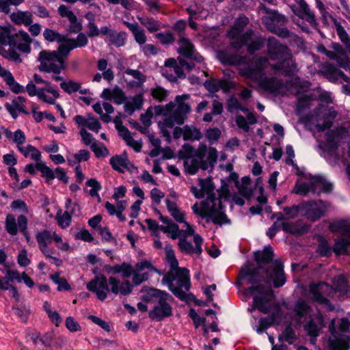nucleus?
I'll list each match as a JSON object with an SVG mask.
<instances>
[{"mask_svg":"<svg viewBox=\"0 0 350 350\" xmlns=\"http://www.w3.org/2000/svg\"><path fill=\"white\" fill-rule=\"evenodd\" d=\"M199 185L200 189L191 186L190 191L198 199L206 198L200 204H194L191 207L193 212L202 218H206L207 221H211L217 225L229 223L224 211L223 198L218 191L215 192L212 180L210 178L199 179Z\"/></svg>","mask_w":350,"mask_h":350,"instance_id":"1","label":"nucleus"},{"mask_svg":"<svg viewBox=\"0 0 350 350\" xmlns=\"http://www.w3.org/2000/svg\"><path fill=\"white\" fill-rule=\"evenodd\" d=\"M269 62L266 58L260 57L255 62L254 66H248L241 70L243 76L258 81L259 87L263 91L273 94H284L287 91L297 95L305 92L310 88V83L301 81L299 78H295L293 83V85L290 87L289 84H284L275 77H263L262 70L267 68Z\"/></svg>","mask_w":350,"mask_h":350,"instance_id":"2","label":"nucleus"},{"mask_svg":"<svg viewBox=\"0 0 350 350\" xmlns=\"http://www.w3.org/2000/svg\"><path fill=\"white\" fill-rule=\"evenodd\" d=\"M189 98L190 96L186 94L178 95L173 102L154 107L155 113L164 117L163 121L159 122V126L163 136L167 139L170 137L168 129L174 128L176 124H183L190 113Z\"/></svg>","mask_w":350,"mask_h":350,"instance_id":"3","label":"nucleus"},{"mask_svg":"<svg viewBox=\"0 0 350 350\" xmlns=\"http://www.w3.org/2000/svg\"><path fill=\"white\" fill-rule=\"evenodd\" d=\"M243 277L252 284L245 290L246 294L253 297V305L248 310L252 312L257 309L264 314H268L271 310V302L274 297L271 286L260 278L258 269H250Z\"/></svg>","mask_w":350,"mask_h":350,"instance_id":"4","label":"nucleus"},{"mask_svg":"<svg viewBox=\"0 0 350 350\" xmlns=\"http://www.w3.org/2000/svg\"><path fill=\"white\" fill-rule=\"evenodd\" d=\"M337 35L345 49L338 42H332L327 47L323 45L317 46L319 53L334 61L336 64L350 72V37L344 27L337 21L334 23Z\"/></svg>","mask_w":350,"mask_h":350,"instance_id":"5","label":"nucleus"},{"mask_svg":"<svg viewBox=\"0 0 350 350\" xmlns=\"http://www.w3.org/2000/svg\"><path fill=\"white\" fill-rule=\"evenodd\" d=\"M267 49L269 58L277 61L275 64H270L273 70L286 75H293L297 71V66L289 49L280 44L275 38H269Z\"/></svg>","mask_w":350,"mask_h":350,"instance_id":"6","label":"nucleus"},{"mask_svg":"<svg viewBox=\"0 0 350 350\" xmlns=\"http://www.w3.org/2000/svg\"><path fill=\"white\" fill-rule=\"evenodd\" d=\"M170 271L162 279V283L167 285L173 294L180 299L186 297L185 291L190 288L189 271L186 268L178 267L176 258L167 260Z\"/></svg>","mask_w":350,"mask_h":350,"instance_id":"7","label":"nucleus"},{"mask_svg":"<svg viewBox=\"0 0 350 350\" xmlns=\"http://www.w3.org/2000/svg\"><path fill=\"white\" fill-rule=\"evenodd\" d=\"M333 284L334 288L325 282H312L309 286L307 295L314 301L324 305L327 309L331 310L333 309V307L329 304L326 296L332 295L336 291L342 293H347L350 290L347 279L342 275L336 276L333 280Z\"/></svg>","mask_w":350,"mask_h":350,"instance_id":"8","label":"nucleus"},{"mask_svg":"<svg viewBox=\"0 0 350 350\" xmlns=\"http://www.w3.org/2000/svg\"><path fill=\"white\" fill-rule=\"evenodd\" d=\"M142 300L146 303L154 304L153 309L149 312L152 320L161 321L172 314L170 302L172 297L165 291L157 288L144 290Z\"/></svg>","mask_w":350,"mask_h":350,"instance_id":"9","label":"nucleus"},{"mask_svg":"<svg viewBox=\"0 0 350 350\" xmlns=\"http://www.w3.org/2000/svg\"><path fill=\"white\" fill-rule=\"evenodd\" d=\"M295 319L299 324H304L305 329L311 336L319 335L320 328L324 325L323 317L318 311L312 313L311 308L304 300H299L295 305Z\"/></svg>","mask_w":350,"mask_h":350,"instance_id":"10","label":"nucleus"},{"mask_svg":"<svg viewBox=\"0 0 350 350\" xmlns=\"http://www.w3.org/2000/svg\"><path fill=\"white\" fill-rule=\"evenodd\" d=\"M248 18L245 16H240L235 21L234 26L228 32V36L231 38V44L235 48H241L245 44L248 45V51L253 53L260 49L262 44L260 38L249 41L251 39L252 31H249L243 33V28L247 25Z\"/></svg>","mask_w":350,"mask_h":350,"instance_id":"11","label":"nucleus"},{"mask_svg":"<svg viewBox=\"0 0 350 350\" xmlns=\"http://www.w3.org/2000/svg\"><path fill=\"white\" fill-rule=\"evenodd\" d=\"M150 272H155L159 275L162 274L160 270L153 266L150 260H142L137 262L134 268L128 263H122V276L124 278H128L133 275V283L135 285H139L147 280Z\"/></svg>","mask_w":350,"mask_h":350,"instance_id":"12","label":"nucleus"},{"mask_svg":"<svg viewBox=\"0 0 350 350\" xmlns=\"http://www.w3.org/2000/svg\"><path fill=\"white\" fill-rule=\"evenodd\" d=\"M178 246L181 252L188 254L200 255L202 252L203 239L200 235L196 233L194 228L189 224H186V229L181 230L178 238Z\"/></svg>","mask_w":350,"mask_h":350,"instance_id":"13","label":"nucleus"},{"mask_svg":"<svg viewBox=\"0 0 350 350\" xmlns=\"http://www.w3.org/2000/svg\"><path fill=\"white\" fill-rule=\"evenodd\" d=\"M25 90L30 96H36L39 100L50 105H55L56 100L60 97L59 91L51 83H46L45 86H36L31 81Z\"/></svg>","mask_w":350,"mask_h":350,"instance_id":"14","label":"nucleus"},{"mask_svg":"<svg viewBox=\"0 0 350 350\" xmlns=\"http://www.w3.org/2000/svg\"><path fill=\"white\" fill-rule=\"evenodd\" d=\"M38 60L41 71L59 74L64 69V59L57 51H42L39 53Z\"/></svg>","mask_w":350,"mask_h":350,"instance_id":"15","label":"nucleus"},{"mask_svg":"<svg viewBox=\"0 0 350 350\" xmlns=\"http://www.w3.org/2000/svg\"><path fill=\"white\" fill-rule=\"evenodd\" d=\"M330 228L334 232H339L342 237L337 239L334 247L336 254H347L350 247V224L346 221H338L332 224Z\"/></svg>","mask_w":350,"mask_h":350,"instance_id":"16","label":"nucleus"},{"mask_svg":"<svg viewBox=\"0 0 350 350\" xmlns=\"http://www.w3.org/2000/svg\"><path fill=\"white\" fill-rule=\"evenodd\" d=\"M286 22V17L275 12L262 18V23L269 31L282 38H288L291 34L287 29L281 27Z\"/></svg>","mask_w":350,"mask_h":350,"instance_id":"17","label":"nucleus"},{"mask_svg":"<svg viewBox=\"0 0 350 350\" xmlns=\"http://www.w3.org/2000/svg\"><path fill=\"white\" fill-rule=\"evenodd\" d=\"M301 215H304L312 221L319 219L327 211L326 204L321 200L301 202Z\"/></svg>","mask_w":350,"mask_h":350,"instance_id":"18","label":"nucleus"},{"mask_svg":"<svg viewBox=\"0 0 350 350\" xmlns=\"http://www.w3.org/2000/svg\"><path fill=\"white\" fill-rule=\"evenodd\" d=\"M109 280H107L104 275H99L89 282L86 288L94 293L99 300L104 301L109 291Z\"/></svg>","mask_w":350,"mask_h":350,"instance_id":"19","label":"nucleus"},{"mask_svg":"<svg viewBox=\"0 0 350 350\" xmlns=\"http://www.w3.org/2000/svg\"><path fill=\"white\" fill-rule=\"evenodd\" d=\"M58 48L59 55L63 58V56H67L70 51L75 48L83 47L88 43V38L84 33H79L76 39H66L60 42Z\"/></svg>","mask_w":350,"mask_h":350,"instance_id":"20","label":"nucleus"},{"mask_svg":"<svg viewBox=\"0 0 350 350\" xmlns=\"http://www.w3.org/2000/svg\"><path fill=\"white\" fill-rule=\"evenodd\" d=\"M291 8L293 13L299 18L306 21L312 26L316 25L315 15L304 0L297 1Z\"/></svg>","mask_w":350,"mask_h":350,"instance_id":"21","label":"nucleus"},{"mask_svg":"<svg viewBox=\"0 0 350 350\" xmlns=\"http://www.w3.org/2000/svg\"><path fill=\"white\" fill-rule=\"evenodd\" d=\"M316 116V127L319 131H323L331 127L332 120L335 118L336 113L322 106L318 109Z\"/></svg>","mask_w":350,"mask_h":350,"instance_id":"22","label":"nucleus"},{"mask_svg":"<svg viewBox=\"0 0 350 350\" xmlns=\"http://www.w3.org/2000/svg\"><path fill=\"white\" fill-rule=\"evenodd\" d=\"M161 72L170 81H175L178 78L185 77L182 68L178 65L176 60L174 58L167 59L165 62Z\"/></svg>","mask_w":350,"mask_h":350,"instance_id":"23","label":"nucleus"},{"mask_svg":"<svg viewBox=\"0 0 350 350\" xmlns=\"http://www.w3.org/2000/svg\"><path fill=\"white\" fill-rule=\"evenodd\" d=\"M161 72L170 81H175L178 78L185 77L182 68L178 65L176 60L174 58L167 59L165 62Z\"/></svg>","mask_w":350,"mask_h":350,"instance_id":"24","label":"nucleus"},{"mask_svg":"<svg viewBox=\"0 0 350 350\" xmlns=\"http://www.w3.org/2000/svg\"><path fill=\"white\" fill-rule=\"evenodd\" d=\"M267 275L275 288L283 286L286 282L283 267L278 260L274 262L271 268L267 270Z\"/></svg>","mask_w":350,"mask_h":350,"instance_id":"25","label":"nucleus"},{"mask_svg":"<svg viewBox=\"0 0 350 350\" xmlns=\"http://www.w3.org/2000/svg\"><path fill=\"white\" fill-rule=\"evenodd\" d=\"M197 150L198 155L201 157L202 160L205 157L207 159V161H203V163H201V169L206 170L209 167L212 168L218 157L217 150L215 148H207L206 146H200Z\"/></svg>","mask_w":350,"mask_h":350,"instance_id":"26","label":"nucleus"},{"mask_svg":"<svg viewBox=\"0 0 350 350\" xmlns=\"http://www.w3.org/2000/svg\"><path fill=\"white\" fill-rule=\"evenodd\" d=\"M109 163L114 170L122 173L126 170L133 172L137 170L129 161L126 154L112 157L109 160Z\"/></svg>","mask_w":350,"mask_h":350,"instance_id":"27","label":"nucleus"},{"mask_svg":"<svg viewBox=\"0 0 350 350\" xmlns=\"http://www.w3.org/2000/svg\"><path fill=\"white\" fill-rule=\"evenodd\" d=\"M321 73L327 78L329 81L336 83L345 81L349 82V77H347L343 72L337 69L330 64H326L324 65L321 70Z\"/></svg>","mask_w":350,"mask_h":350,"instance_id":"28","label":"nucleus"},{"mask_svg":"<svg viewBox=\"0 0 350 350\" xmlns=\"http://www.w3.org/2000/svg\"><path fill=\"white\" fill-rule=\"evenodd\" d=\"M31 42L29 35L25 31H19L13 36L12 44L24 53H30Z\"/></svg>","mask_w":350,"mask_h":350,"instance_id":"29","label":"nucleus"},{"mask_svg":"<svg viewBox=\"0 0 350 350\" xmlns=\"http://www.w3.org/2000/svg\"><path fill=\"white\" fill-rule=\"evenodd\" d=\"M109 284L111 291L116 295H127L130 294L133 289V286L129 280L120 282L115 277H109Z\"/></svg>","mask_w":350,"mask_h":350,"instance_id":"30","label":"nucleus"},{"mask_svg":"<svg viewBox=\"0 0 350 350\" xmlns=\"http://www.w3.org/2000/svg\"><path fill=\"white\" fill-rule=\"evenodd\" d=\"M100 97L105 100L113 101L116 105H121L126 100L124 92L118 86L104 89Z\"/></svg>","mask_w":350,"mask_h":350,"instance_id":"31","label":"nucleus"},{"mask_svg":"<svg viewBox=\"0 0 350 350\" xmlns=\"http://www.w3.org/2000/svg\"><path fill=\"white\" fill-rule=\"evenodd\" d=\"M310 184L311 185V192L313 193L329 192L333 188L332 184L321 176L310 178Z\"/></svg>","mask_w":350,"mask_h":350,"instance_id":"32","label":"nucleus"},{"mask_svg":"<svg viewBox=\"0 0 350 350\" xmlns=\"http://www.w3.org/2000/svg\"><path fill=\"white\" fill-rule=\"evenodd\" d=\"M203 160L201 157L198 155V150L195 151L193 154L191 153L185 157L184 160V167L185 172L189 174H195L199 168H201V163Z\"/></svg>","mask_w":350,"mask_h":350,"instance_id":"33","label":"nucleus"},{"mask_svg":"<svg viewBox=\"0 0 350 350\" xmlns=\"http://www.w3.org/2000/svg\"><path fill=\"white\" fill-rule=\"evenodd\" d=\"M160 219L165 224L161 226L160 229L165 234L172 239H176L180 237L182 230L179 229L178 226L172 221L171 219L167 217L161 216Z\"/></svg>","mask_w":350,"mask_h":350,"instance_id":"34","label":"nucleus"},{"mask_svg":"<svg viewBox=\"0 0 350 350\" xmlns=\"http://www.w3.org/2000/svg\"><path fill=\"white\" fill-rule=\"evenodd\" d=\"M10 18L13 23L26 27L33 23V14L29 11L16 10L11 13Z\"/></svg>","mask_w":350,"mask_h":350,"instance_id":"35","label":"nucleus"},{"mask_svg":"<svg viewBox=\"0 0 350 350\" xmlns=\"http://www.w3.org/2000/svg\"><path fill=\"white\" fill-rule=\"evenodd\" d=\"M332 338L329 340V344L333 350H348L349 348V338L345 334L337 336L336 333L332 331Z\"/></svg>","mask_w":350,"mask_h":350,"instance_id":"36","label":"nucleus"},{"mask_svg":"<svg viewBox=\"0 0 350 350\" xmlns=\"http://www.w3.org/2000/svg\"><path fill=\"white\" fill-rule=\"evenodd\" d=\"M167 211L170 215L178 223H183L186 226L188 224L185 221V213L181 211L177 206L175 202L166 198L165 200Z\"/></svg>","mask_w":350,"mask_h":350,"instance_id":"37","label":"nucleus"},{"mask_svg":"<svg viewBox=\"0 0 350 350\" xmlns=\"http://www.w3.org/2000/svg\"><path fill=\"white\" fill-rule=\"evenodd\" d=\"M26 99L23 96H18L12 100V103H5V107L13 118H16L18 112L26 113L24 103Z\"/></svg>","mask_w":350,"mask_h":350,"instance_id":"38","label":"nucleus"},{"mask_svg":"<svg viewBox=\"0 0 350 350\" xmlns=\"http://www.w3.org/2000/svg\"><path fill=\"white\" fill-rule=\"evenodd\" d=\"M204 85L208 91L212 93L216 92L219 90H222L224 92H226L231 88L230 83L223 79L207 80L204 82Z\"/></svg>","mask_w":350,"mask_h":350,"instance_id":"39","label":"nucleus"},{"mask_svg":"<svg viewBox=\"0 0 350 350\" xmlns=\"http://www.w3.org/2000/svg\"><path fill=\"white\" fill-rule=\"evenodd\" d=\"M338 146V135L335 133H327L325 148L326 150L328 152V153L335 159L338 158L339 156L337 152Z\"/></svg>","mask_w":350,"mask_h":350,"instance_id":"40","label":"nucleus"},{"mask_svg":"<svg viewBox=\"0 0 350 350\" xmlns=\"http://www.w3.org/2000/svg\"><path fill=\"white\" fill-rule=\"evenodd\" d=\"M125 24L129 29L132 32L135 40L140 45L144 44L147 40L144 30L142 29L137 23L125 22Z\"/></svg>","mask_w":350,"mask_h":350,"instance_id":"41","label":"nucleus"},{"mask_svg":"<svg viewBox=\"0 0 350 350\" xmlns=\"http://www.w3.org/2000/svg\"><path fill=\"white\" fill-rule=\"evenodd\" d=\"M60 87L64 92L69 94L78 91L82 94H86L88 93V90L81 89V84L80 83L72 80L64 81L61 82Z\"/></svg>","mask_w":350,"mask_h":350,"instance_id":"42","label":"nucleus"},{"mask_svg":"<svg viewBox=\"0 0 350 350\" xmlns=\"http://www.w3.org/2000/svg\"><path fill=\"white\" fill-rule=\"evenodd\" d=\"M144 103L142 94H137L133 97L129 98L124 104V109L129 113L133 112L136 109H139Z\"/></svg>","mask_w":350,"mask_h":350,"instance_id":"43","label":"nucleus"},{"mask_svg":"<svg viewBox=\"0 0 350 350\" xmlns=\"http://www.w3.org/2000/svg\"><path fill=\"white\" fill-rule=\"evenodd\" d=\"M13 35L10 29L0 26V51L12 44Z\"/></svg>","mask_w":350,"mask_h":350,"instance_id":"44","label":"nucleus"},{"mask_svg":"<svg viewBox=\"0 0 350 350\" xmlns=\"http://www.w3.org/2000/svg\"><path fill=\"white\" fill-rule=\"evenodd\" d=\"M255 260L260 264H267L273 258L271 247H267L262 251H258L254 254Z\"/></svg>","mask_w":350,"mask_h":350,"instance_id":"45","label":"nucleus"},{"mask_svg":"<svg viewBox=\"0 0 350 350\" xmlns=\"http://www.w3.org/2000/svg\"><path fill=\"white\" fill-rule=\"evenodd\" d=\"M194 46L187 38H182L179 40V52L184 56L188 57L193 55Z\"/></svg>","mask_w":350,"mask_h":350,"instance_id":"46","label":"nucleus"},{"mask_svg":"<svg viewBox=\"0 0 350 350\" xmlns=\"http://www.w3.org/2000/svg\"><path fill=\"white\" fill-rule=\"evenodd\" d=\"M56 234L55 232H51L47 230H44L38 232L36 234V239L38 245L49 244L54 241V235Z\"/></svg>","mask_w":350,"mask_h":350,"instance_id":"47","label":"nucleus"},{"mask_svg":"<svg viewBox=\"0 0 350 350\" xmlns=\"http://www.w3.org/2000/svg\"><path fill=\"white\" fill-rule=\"evenodd\" d=\"M19 151L25 157H30L35 161L40 160L41 154L40 152L34 146L31 145H27L26 147H19Z\"/></svg>","mask_w":350,"mask_h":350,"instance_id":"48","label":"nucleus"},{"mask_svg":"<svg viewBox=\"0 0 350 350\" xmlns=\"http://www.w3.org/2000/svg\"><path fill=\"white\" fill-rule=\"evenodd\" d=\"M202 137L200 131L193 126H185V140H199Z\"/></svg>","mask_w":350,"mask_h":350,"instance_id":"49","label":"nucleus"},{"mask_svg":"<svg viewBox=\"0 0 350 350\" xmlns=\"http://www.w3.org/2000/svg\"><path fill=\"white\" fill-rule=\"evenodd\" d=\"M43 37L44 38L49 42H60L64 40V36L59 33L57 31L49 29L46 28L43 31Z\"/></svg>","mask_w":350,"mask_h":350,"instance_id":"50","label":"nucleus"},{"mask_svg":"<svg viewBox=\"0 0 350 350\" xmlns=\"http://www.w3.org/2000/svg\"><path fill=\"white\" fill-rule=\"evenodd\" d=\"M140 23L146 27L150 32L159 30L160 25L158 21L148 17H138Z\"/></svg>","mask_w":350,"mask_h":350,"instance_id":"51","label":"nucleus"},{"mask_svg":"<svg viewBox=\"0 0 350 350\" xmlns=\"http://www.w3.org/2000/svg\"><path fill=\"white\" fill-rule=\"evenodd\" d=\"M58 225L62 228H68L71 223V217L66 211H59L55 216Z\"/></svg>","mask_w":350,"mask_h":350,"instance_id":"52","label":"nucleus"},{"mask_svg":"<svg viewBox=\"0 0 350 350\" xmlns=\"http://www.w3.org/2000/svg\"><path fill=\"white\" fill-rule=\"evenodd\" d=\"M86 185L91 187L90 190L89 191V194L92 197L96 198L98 199V201H100V197L98 195V192L100 191L102 188L100 184L96 180V179H90L86 181Z\"/></svg>","mask_w":350,"mask_h":350,"instance_id":"53","label":"nucleus"},{"mask_svg":"<svg viewBox=\"0 0 350 350\" xmlns=\"http://www.w3.org/2000/svg\"><path fill=\"white\" fill-rule=\"evenodd\" d=\"M51 278L53 282L57 285V290L59 291H68L70 289V286L67 282L66 280L64 278L61 277L59 274H53L51 276Z\"/></svg>","mask_w":350,"mask_h":350,"instance_id":"54","label":"nucleus"},{"mask_svg":"<svg viewBox=\"0 0 350 350\" xmlns=\"http://www.w3.org/2000/svg\"><path fill=\"white\" fill-rule=\"evenodd\" d=\"M5 228L8 233L15 235L18 232L17 221L13 215L9 214L5 219Z\"/></svg>","mask_w":350,"mask_h":350,"instance_id":"55","label":"nucleus"},{"mask_svg":"<svg viewBox=\"0 0 350 350\" xmlns=\"http://www.w3.org/2000/svg\"><path fill=\"white\" fill-rule=\"evenodd\" d=\"M108 40L112 44L115 45L116 46H122L125 44L126 33L123 32L115 33L113 31V33L109 35Z\"/></svg>","mask_w":350,"mask_h":350,"instance_id":"56","label":"nucleus"},{"mask_svg":"<svg viewBox=\"0 0 350 350\" xmlns=\"http://www.w3.org/2000/svg\"><path fill=\"white\" fill-rule=\"evenodd\" d=\"M0 55H1L3 57L14 61L15 62H21L22 61L20 55L18 52L14 49L11 48L10 46L7 50L5 49H2L0 51Z\"/></svg>","mask_w":350,"mask_h":350,"instance_id":"57","label":"nucleus"},{"mask_svg":"<svg viewBox=\"0 0 350 350\" xmlns=\"http://www.w3.org/2000/svg\"><path fill=\"white\" fill-rule=\"evenodd\" d=\"M295 338V332L291 325H288L282 334L279 336L280 341H286L290 344H292Z\"/></svg>","mask_w":350,"mask_h":350,"instance_id":"58","label":"nucleus"},{"mask_svg":"<svg viewBox=\"0 0 350 350\" xmlns=\"http://www.w3.org/2000/svg\"><path fill=\"white\" fill-rule=\"evenodd\" d=\"M217 57L220 62L227 64H237L240 62V59L237 56L228 55L224 51H221L217 54Z\"/></svg>","mask_w":350,"mask_h":350,"instance_id":"59","label":"nucleus"},{"mask_svg":"<svg viewBox=\"0 0 350 350\" xmlns=\"http://www.w3.org/2000/svg\"><path fill=\"white\" fill-rule=\"evenodd\" d=\"M302 211L301 203L298 205H293L291 207L284 208V212L285 213L286 219H291L297 217L298 215H301Z\"/></svg>","mask_w":350,"mask_h":350,"instance_id":"60","label":"nucleus"},{"mask_svg":"<svg viewBox=\"0 0 350 350\" xmlns=\"http://www.w3.org/2000/svg\"><path fill=\"white\" fill-rule=\"evenodd\" d=\"M90 148L97 157H105L109 154L108 149L102 144L93 143Z\"/></svg>","mask_w":350,"mask_h":350,"instance_id":"61","label":"nucleus"},{"mask_svg":"<svg viewBox=\"0 0 350 350\" xmlns=\"http://www.w3.org/2000/svg\"><path fill=\"white\" fill-rule=\"evenodd\" d=\"M293 192L301 196H305L309 192H311L310 180L308 183L297 182L293 189Z\"/></svg>","mask_w":350,"mask_h":350,"instance_id":"62","label":"nucleus"},{"mask_svg":"<svg viewBox=\"0 0 350 350\" xmlns=\"http://www.w3.org/2000/svg\"><path fill=\"white\" fill-rule=\"evenodd\" d=\"M66 212L70 215H78L80 213V207L77 203L72 202L70 198H67L66 200Z\"/></svg>","mask_w":350,"mask_h":350,"instance_id":"63","label":"nucleus"},{"mask_svg":"<svg viewBox=\"0 0 350 350\" xmlns=\"http://www.w3.org/2000/svg\"><path fill=\"white\" fill-rule=\"evenodd\" d=\"M36 169L46 178L47 180H53L55 177L54 172L42 163H37Z\"/></svg>","mask_w":350,"mask_h":350,"instance_id":"64","label":"nucleus"}]
</instances>
